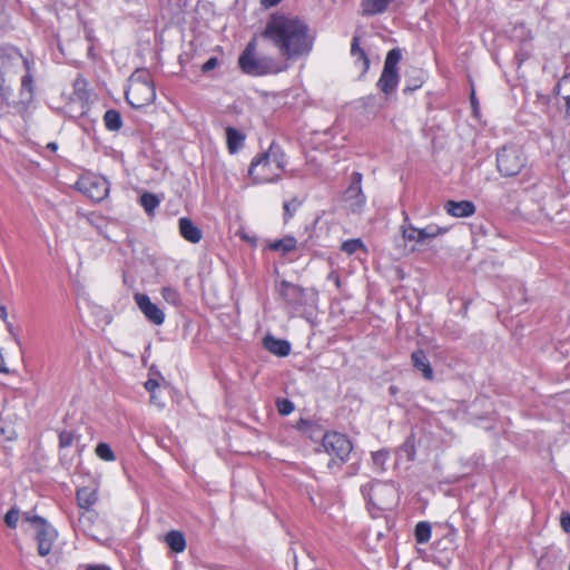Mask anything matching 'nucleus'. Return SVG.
<instances>
[{
	"mask_svg": "<svg viewBox=\"0 0 570 570\" xmlns=\"http://www.w3.org/2000/svg\"><path fill=\"white\" fill-rule=\"evenodd\" d=\"M263 37L269 40L286 60L308 56L314 46V36L308 24L298 17L272 16Z\"/></svg>",
	"mask_w": 570,
	"mask_h": 570,
	"instance_id": "obj_1",
	"label": "nucleus"
},
{
	"mask_svg": "<svg viewBox=\"0 0 570 570\" xmlns=\"http://www.w3.org/2000/svg\"><path fill=\"white\" fill-rule=\"evenodd\" d=\"M286 166V157L282 147L273 141L268 149L256 156L248 168V175L256 184L278 180Z\"/></svg>",
	"mask_w": 570,
	"mask_h": 570,
	"instance_id": "obj_2",
	"label": "nucleus"
},
{
	"mask_svg": "<svg viewBox=\"0 0 570 570\" xmlns=\"http://www.w3.org/2000/svg\"><path fill=\"white\" fill-rule=\"evenodd\" d=\"M125 97L127 102L136 109L146 107L155 101V83L148 69L137 68L130 75L125 90Z\"/></svg>",
	"mask_w": 570,
	"mask_h": 570,
	"instance_id": "obj_3",
	"label": "nucleus"
},
{
	"mask_svg": "<svg viewBox=\"0 0 570 570\" xmlns=\"http://www.w3.org/2000/svg\"><path fill=\"white\" fill-rule=\"evenodd\" d=\"M353 449V443L347 435L331 431L323 435L320 451L331 458L327 468L336 472L350 460Z\"/></svg>",
	"mask_w": 570,
	"mask_h": 570,
	"instance_id": "obj_4",
	"label": "nucleus"
},
{
	"mask_svg": "<svg viewBox=\"0 0 570 570\" xmlns=\"http://www.w3.org/2000/svg\"><path fill=\"white\" fill-rule=\"evenodd\" d=\"M367 504L379 511H390L399 503L400 495L392 482L371 481L361 487Z\"/></svg>",
	"mask_w": 570,
	"mask_h": 570,
	"instance_id": "obj_5",
	"label": "nucleus"
},
{
	"mask_svg": "<svg viewBox=\"0 0 570 570\" xmlns=\"http://www.w3.org/2000/svg\"><path fill=\"white\" fill-rule=\"evenodd\" d=\"M243 72L249 76H265L282 72L284 69L269 57H255L252 45H248L238 58Z\"/></svg>",
	"mask_w": 570,
	"mask_h": 570,
	"instance_id": "obj_6",
	"label": "nucleus"
},
{
	"mask_svg": "<svg viewBox=\"0 0 570 570\" xmlns=\"http://www.w3.org/2000/svg\"><path fill=\"white\" fill-rule=\"evenodd\" d=\"M525 165L527 158L519 147L505 146L497 154V167L502 176H517Z\"/></svg>",
	"mask_w": 570,
	"mask_h": 570,
	"instance_id": "obj_7",
	"label": "nucleus"
},
{
	"mask_svg": "<svg viewBox=\"0 0 570 570\" xmlns=\"http://www.w3.org/2000/svg\"><path fill=\"white\" fill-rule=\"evenodd\" d=\"M401 58L402 53L399 48L390 50L386 55L383 71L376 83L377 88L385 95H390L397 87L400 80L397 63Z\"/></svg>",
	"mask_w": 570,
	"mask_h": 570,
	"instance_id": "obj_8",
	"label": "nucleus"
},
{
	"mask_svg": "<svg viewBox=\"0 0 570 570\" xmlns=\"http://www.w3.org/2000/svg\"><path fill=\"white\" fill-rule=\"evenodd\" d=\"M403 217L404 218L400 230L403 239L406 242L423 244L428 239H433L448 232V228L440 227L435 224H430L423 228H417L411 223L406 212H403Z\"/></svg>",
	"mask_w": 570,
	"mask_h": 570,
	"instance_id": "obj_9",
	"label": "nucleus"
},
{
	"mask_svg": "<svg viewBox=\"0 0 570 570\" xmlns=\"http://www.w3.org/2000/svg\"><path fill=\"white\" fill-rule=\"evenodd\" d=\"M363 175L360 171H353L351 181L343 193V202L352 213H361L366 204V196L362 189Z\"/></svg>",
	"mask_w": 570,
	"mask_h": 570,
	"instance_id": "obj_10",
	"label": "nucleus"
},
{
	"mask_svg": "<svg viewBox=\"0 0 570 570\" xmlns=\"http://www.w3.org/2000/svg\"><path fill=\"white\" fill-rule=\"evenodd\" d=\"M78 189L94 202L104 200L109 194V183L105 177L89 175L77 181Z\"/></svg>",
	"mask_w": 570,
	"mask_h": 570,
	"instance_id": "obj_11",
	"label": "nucleus"
},
{
	"mask_svg": "<svg viewBox=\"0 0 570 570\" xmlns=\"http://www.w3.org/2000/svg\"><path fill=\"white\" fill-rule=\"evenodd\" d=\"M36 540L38 543V553L41 557H46L50 553L53 542L57 539V531L51 527L46 519L36 518Z\"/></svg>",
	"mask_w": 570,
	"mask_h": 570,
	"instance_id": "obj_12",
	"label": "nucleus"
},
{
	"mask_svg": "<svg viewBox=\"0 0 570 570\" xmlns=\"http://www.w3.org/2000/svg\"><path fill=\"white\" fill-rule=\"evenodd\" d=\"M134 301L146 320L154 325H163L165 322L164 311L145 293H135Z\"/></svg>",
	"mask_w": 570,
	"mask_h": 570,
	"instance_id": "obj_13",
	"label": "nucleus"
},
{
	"mask_svg": "<svg viewBox=\"0 0 570 570\" xmlns=\"http://www.w3.org/2000/svg\"><path fill=\"white\" fill-rule=\"evenodd\" d=\"M278 293L284 302L294 309L304 306L306 303L305 288L288 281H282L278 284Z\"/></svg>",
	"mask_w": 570,
	"mask_h": 570,
	"instance_id": "obj_14",
	"label": "nucleus"
},
{
	"mask_svg": "<svg viewBox=\"0 0 570 570\" xmlns=\"http://www.w3.org/2000/svg\"><path fill=\"white\" fill-rule=\"evenodd\" d=\"M444 210L452 217L464 218L474 215L476 208L471 200H448L444 204Z\"/></svg>",
	"mask_w": 570,
	"mask_h": 570,
	"instance_id": "obj_15",
	"label": "nucleus"
},
{
	"mask_svg": "<svg viewBox=\"0 0 570 570\" xmlns=\"http://www.w3.org/2000/svg\"><path fill=\"white\" fill-rule=\"evenodd\" d=\"M179 233L181 237L191 243L197 244L202 240L203 233L202 229L194 224V222L188 217H181L178 220Z\"/></svg>",
	"mask_w": 570,
	"mask_h": 570,
	"instance_id": "obj_16",
	"label": "nucleus"
},
{
	"mask_svg": "<svg viewBox=\"0 0 570 570\" xmlns=\"http://www.w3.org/2000/svg\"><path fill=\"white\" fill-rule=\"evenodd\" d=\"M76 500L79 509H94L98 502V485L77 489Z\"/></svg>",
	"mask_w": 570,
	"mask_h": 570,
	"instance_id": "obj_17",
	"label": "nucleus"
},
{
	"mask_svg": "<svg viewBox=\"0 0 570 570\" xmlns=\"http://www.w3.org/2000/svg\"><path fill=\"white\" fill-rule=\"evenodd\" d=\"M412 365L415 370L422 373V376L426 381H432L434 379V371L431 366V363L423 350H416L411 355Z\"/></svg>",
	"mask_w": 570,
	"mask_h": 570,
	"instance_id": "obj_18",
	"label": "nucleus"
},
{
	"mask_svg": "<svg viewBox=\"0 0 570 570\" xmlns=\"http://www.w3.org/2000/svg\"><path fill=\"white\" fill-rule=\"evenodd\" d=\"M264 347L272 354L285 357L291 353V344L286 340L276 338L273 335H266L263 340Z\"/></svg>",
	"mask_w": 570,
	"mask_h": 570,
	"instance_id": "obj_19",
	"label": "nucleus"
},
{
	"mask_svg": "<svg viewBox=\"0 0 570 570\" xmlns=\"http://www.w3.org/2000/svg\"><path fill=\"white\" fill-rule=\"evenodd\" d=\"M351 56L354 58V65L360 68L361 73L365 75L370 68V59L364 49L360 47V38L354 36L351 43Z\"/></svg>",
	"mask_w": 570,
	"mask_h": 570,
	"instance_id": "obj_20",
	"label": "nucleus"
},
{
	"mask_svg": "<svg viewBox=\"0 0 570 570\" xmlns=\"http://www.w3.org/2000/svg\"><path fill=\"white\" fill-rule=\"evenodd\" d=\"M79 517L76 522H72L75 530L88 533L97 520L98 513L94 509H80Z\"/></svg>",
	"mask_w": 570,
	"mask_h": 570,
	"instance_id": "obj_21",
	"label": "nucleus"
},
{
	"mask_svg": "<svg viewBox=\"0 0 570 570\" xmlns=\"http://www.w3.org/2000/svg\"><path fill=\"white\" fill-rule=\"evenodd\" d=\"M226 142H227V149L229 154H236L239 151L245 142V135L234 128V127H227L226 128Z\"/></svg>",
	"mask_w": 570,
	"mask_h": 570,
	"instance_id": "obj_22",
	"label": "nucleus"
},
{
	"mask_svg": "<svg viewBox=\"0 0 570 570\" xmlns=\"http://www.w3.org/2000/svg\"><path fill=\"white\" fill-rule=\"evenodd\" d=\"M164 542L175 553H181L186 549V539L181 531L170 530L165 534Z\"/></svg>",
	"mask_w": 570,
	"mask_h": 570,
	"instance_id": "obj_23",
	"label": "nucleus"
},
{
	"mask_svg": "<svg viewBox=\"0 0 570 570\" xmlns=\"http://www.w3.org/2000/svg\"><path fill=\"white\" fill-rule=\"evenodd\" d=\"M268 247L274 252H279L282 255H286L296 249L297 240L294 236H285L282 239L274 240Z\"/></svg>",
	"mask_w": 570,
	"mask_h": 570,
	"instance_id": "obj_24",
	"label": "nucleus"
},
{
	"mask_svg": "<svg viewBox=\"0 0 570 570\" xmlns=\"http://www.w3.org/2000/svg\"><path fill=\"white\" fill-rule=\"evenodd\" d=\"M104 124L109 131H118L122 127L120 112L116 109H108L104 115Z\"/></svg>",
	"mask_w": 570,
	"mask_h": 570,
	"instance_id": "obj_25",
	"label": "nucleus"
},
{
	"mask_svg": "<svg viewBox=\"0 0 570 570\" xmlns=\"http://www.w3.org/2000/svg\"><path fill=\"white\" fill-rule=\"evenodd\" d=\"M72 88H73V96L76 99H78L80 101H88V99H89L88 82L83 76L78 75L75 78Z\"/></svg>",
	"mask_w": 570,
	"mask_h": 570,
	"instance_id": "obj_26",
	"label": "nucleus"
},
{
	"mask_svg": "<svg viewBox=\"0 0 570 570\" xmlns=\"http://www.w3.org/2000/svg\"><path fill=\"white\" fill-rule=\"evenodd\" d=\"M160 295L163 299L175 307H179L183 304L181 295L179 291L170 285L163 286L160 288Z\"/></svg>",
	"mask_w": 570,
	"mask_h": 570,
	"instance_id": "obj_27",
	"label": "nucleus"
},
{
	"mask_svg": "<svg viewBox=\"0 0 570 570\" xmlns=\"http://www.w3.org/2000/svg\"><path fill=\"white\" fill-rule=\"evenodd\" d=\"M557 95L560 96L567 107V112H570V73L564 75L557 83Z\"/></svg>",
	"mask_w": 570,
	"mask_h": 570,
	"instance_id": "obj_28",
	"label": "nucleus"
},
{
	"mask_svg": "<svg viewBox=\"0 0 570 570\" xmlns=\"http://www.w3.org/2000/svg\"><path fill=\"white\" fill-rule=\"evenodd\" d=\"M432 534L431 524L428 521H420L414 529L415 541L425 544L430 541Z\"/></svg>",
	"mask_w": 570,
	"mask_h": 570,
	"instance_id": "obj_29",
	"label": "nucleus"
},
{
	"mask_svg": "<svg viewBox=\"0 0 570 570\" xmlns=\"http://www.w3.org/2000/svg\"><path fill=\"white\" fill-rule=\"evenodd\" d=\"M23 66L26 68V75L21 79V90L28 91L29 98H32L35 92L33 76L31 73V63L27 58H23Z\"/></svg>",
	"mask_w": 570,
	"mask_h": 570,
	"instance_id": "obj_30",
	"label": "nucleus"
},
{
	"mask_svg": "<svg viewBox=\"0 0 570 570\" xmlns=\"http://www.w3.org/2000/svg\"><path fill=\"white\" fill-rule=\"evenodd\" d=\"M139 203L148 215H151L154 210L159 206L160 199L153 193H144Z\"/></svg>",
	"mask_w": 570,
	"mask_h": 570,
	"instance_id": "obj_31",
	"label": "nucleus"
},
{
	"mask_svg": "<svg viewBox=\"0 0 570 570\" xmlns=\"http://www.w3.org/2000/svg\"><path fill=\"white\" fill-rule=\"evenodd\" d=\"M341 249L347 255H353L357 250H363L364 253H366V247L361 238H352L343 242Z\"/></svg>",
	"mask_w": 570,
	"mask_h": 570,
	"instance_id": "obj_32",
	"label": "nucleus"
},
{
	"mask_svg": "<svg viewBox=\"0 0 570 570\" xmlns=\"http://www.w3.org/2000/svg\"><path fill=\"white\" fill-rule=\"evenodd\" d=\"M95 452H96V455L102 461L114 462L116 460V455L108 443H105V442L98 443L95 449Z\"/></svg>",
	"mask_w": 570,
	"mask_h": 570,
	"instance_id": "obj_33",
	"label": "nucleus"
},
{
	"mask_svg": "<svg viewBox=\"0 0 570 570\" xmlns=\"http://www.w3.org/2000/svg\"><path fill=\"white\" fill-rule=\"evenodd\" d=\"M389 456H390V452L385 449H381L379 451H375V452H372V462H373V465L379 470V471H384L385 470V463L386 461L389 460Z\"/></svg>",
	"mask_w": 570,
	"mask_h": 570,
	"instance_id": "obj_34",
	"label": "nucleus"
},
{
	"mask_svg": "<svg viewBox=\"0 0 570 570\" xmlns=\"http://www.w3.org/2000/svg\"><path fill=\"white\" fill-rule=\"evenodd\" d=\"M512 36L521 42L531 41L533 38L531 31L523 23L514 26Z\"/></svg>",
	"mask_w": 570,
	"mask_h": 570,
	"instance_id": "obj_35",
	"label": "nucleus"
},
{
	"mask_svg": "<svg viewBox=\"0 0 570 570\" xmlns=\"http://www.w3.org/2000/svg\"><path fill=\"white\" fill-rule=\"evenodd\" d=\"M299 205V202L295 198L287 200L283 204L285 223L288 222L294 216V213L297 210Z\"/></svg>",
	"mask_w": 570,
	"mask_h": 570,
	"instance_id": "obj_36",
	"label": "nucleus"
},
{
	"mask_svg": "<svg viewBox=\"0 0 570 570\" xmlns=\"http://www.w3.org/2000/svg\"><path fill=\"white\" fill-rule=\"evenodd\" d=\"M276 407L278 413L284 416L289 415L295 409L294 403L288 399H278L276 401Z\"/></svg>",
	"mask_w": 570,
	"mask_h": 570,
	"instance_id": "obj_37",
	"label": "nucleus"
},
{
	"mask_svg": "<svg viewBox=\"0 0 570 570\" xmlns=\"http://www.w3.org/2000/svg\"><path fill=\"white\" fill-rule=\"evenodd\" d=\"M20 512L17 508H11L4 515V522L10 529H14L18 524Z\"/></svg>",
	"mask_w": 570,
	"mask_h": 570,
	"instance_id": "obj_38",
	"label": "nucleus"
},
{
	"mask_svg": "<svg viewBox=\"0 0 570 570\" xmlns=\"http://www.w3.org/2000/svg\"><path fill=\"white\" fill-rule=\"evenodd\" d=\"M75 440V434L71 431H61L59 433V445L60 448L71 446Z\"/></svg>",
	"mask_w": 570,
	"mask_h": 570,
	"instance_id": "obj_39",
	"label": "nucleus"
},
{
	"mask_svg": "<svg viewBox=\"0 0 570 570\" xmlns=\"http://www.w3.org/2000/svg\"><path fill=\"white\" fill-rule=\"evenodd\" d=\"M159 387V382L156 379H148L145 382V389L150 393V400H155V391Z\"/></svg>",
	"mask_w": 570,
	"mask_h": 570,
	"instance_id": "obj_40",
	"label": "nucleus"
},
{
	"mask_svg": "<svg viewBox=\"0 0 570 570\" xmlns=\"http://www.w3.org/2000/svg\"><path fill=\"white\" fill-rule=\"evenodd\" d=\"M218 59L216 57H212L209 58L203 66H202V71L204 73L206 72H209L212 71L213 69H215L217 66H218Z\"/></svg>",
	"mask_w": 570,
	"mask_h": 570,
	"instance_id": "obj_41",
	"label": "nucleus"
},
{
	"mask_svg": "<svg viewBox=\"0 0 570 570\" xmlns=\"http://www.w3.org/2000/svg\"><path fill=\"white\" fill-rule=\"evenodd\" d=\"M560 523L563 531L570 533V514L563 513L561 515Z\"/></svg>",
	"mask_w": 570,
	"mask_h": 570,
	"instance_id": "obj_42",
	"label": "nucleus"
},
{
	"mask_svg": "<svg viewBox=\"0 0 570 570\" xmlns=\"http://www.w3.org/2000/svg\"><path fill=\"white\" fill-rule=\"evenodd\" d=\"M36 518H40V517H39V515H36V514H33V515H32V514H30L29 512H26V513H23V515H22V520H23L24 522L30 523L35 529H36V521H35V519H36Z\"/></svg>",
	"mask_w": 570,
	"mask_h": 570,
	"instance_id": "obj_43",
	"label": "nucleus"
},
{
	"mask_svg": "<svg viewBox=\"0 0 570 570\" xmlns=\"http://www.w3.org/2000/svg\"><path fill=\"white\" fill-rule=\"evenodd\" d=\"M423 81L421 79L415 80V82H412V85H406L404 88V92H412L415 89L420 88L422 86Z\"/></svg>",
	"mask_w": 570,
	"mask_h": 570,
	"instance_id": "obj_44",
	"label": "nucleus"
},
{
	"mask_svg": "<svg viewBox=\"0 0 570 570\" xmlns=\"http://www.w3.org/2000/svg\"><path fill=\"white\" fill-rule=\"evenodd\" d=\"M282 0H261V3L264 8H272L277 6Z\"/></svg>",
	"mask_w": 570,
	"mask_h": 570,
	"instance_id": "obj_45",
	"label": "nucleus"
},
{
	"mask_svg": "<svg viewBox=\"0 0 570 570\" xmlns=\"http://www.w3.org/2000/svg\"><path fill=\"white\" fill-rule=\"evenodd\" d=\"M86 570H111L109 567L105 564H91L86 568Z\"/></svg>",
	"mask_w": 570,
	"mask_h": 570,
	"instance_id": "obj_46",
	"label": "nucleus"
},
{
	"mask_svg": "<svg viewBox=\"0 0 570 570\" xmlns=\"http://www.w3.org/2000/svg\"><path fill=\"white\" fill-rule=\"evenodd\" d=\"M7 317V308L3 305H0V318L6 320Z\"/></svg>",
	"mask_w": 570,
	"mask_h": 570,
	"instance_id": "obj_47",
	"label": "nucleus"
},
{
	"mask_svg": "<svg viewBox=\"0 0 570 570\" xmlns=\"http://www.w3.org/2000/svg\"><path fill=\"white\" fill-rule=\"evenodd\" d=\"M47 148H49V149H51V150H57L58 146H57V144H56V142H49V144L47 145Z\"/></svg>",
	"mask_w": 570,
	"mask_h": 570,
	"instance_id": "obj_48",
	"label": "nucleus"
},
{
	"mask_svg": "<svg viewBox=\"0 0 570 570\" xmlns=\"http://www.w3.org/2000/svg\"><path fill=\"white\" fill-rule=\"evenodd\" d=\"M334 283L336 284V286H338V287H340V285H341V279H340V277H338V276H335V277H334Z\"/></svg>",
	"mask_w": 570,
	"mask_h": 570,
	"instance_id": "obj_49",
	"label": "nucleus"
},
{
	"mask_svg": "<svg viewBox=\"0 0 570 570\" xmlns=\"http://www.w3.org/2000/svg\"><path fill=\"white\" fill-rule=\"evenodd\" d=\"M471 102H472V105L476 104V100L474 99V92H472Z\"/></svg>",
	"mask_w": 570,
	"mask_h": 570,
	"instance_id": "obj_50",
	"label": "nucleus"
},
{
	"mask_svg": "<svg viewBox=\"0 0 570 570\" xmlns=\"http://www.w3.org/2000/svg\"><path fill=\"white\" fill-rule=\"evenodd\" d=\"M2 90H3V88H2V79H0V96L2 95Z\"/></svg>",
	"mask_w": 570,
	"mask_h": 570,
	"instance_id": "obj_51",
	"label": "nucleus"
},
{
	"mask_svg": "<svg viewBox=\"0 0 570 570\" xmlns=\"http://www.w3.org/2000/svg\"><path fill=\"white\" fill-rule=\"evenodd\" d=\"M16 343L20 345V340L18 337H16Z\"/></svg>",
	"mask_w": 570,
	"mask_h": 570,
	"instance_id": "obj_52",
	"label": "nucleus"
},
{
	"mask_svg": "<svg viewBox=\"0 0 570 570\" xmlns=\"http://www.w3.org/2000/svg\"><path fill=\"white\" fill-rule=\"evenodd\" d=\"M156 401H158V397H156V396H155V400H154V401H151V402H153V403H156Z\"/></svg>",
	"mask_w": 570,
	"mask_h": 570,
	"instance_id": "obj_53",
	"label": "nucleus"
}]
</instances>
